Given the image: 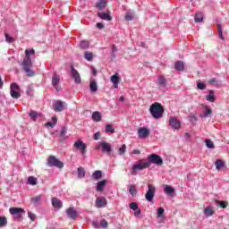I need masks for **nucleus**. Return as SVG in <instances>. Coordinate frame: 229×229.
Returning <instances> with one entry per match:
<instances>
[{
    "label": "nucleus",
    "mask_w": 229,
    "mask_h": 229,
    "mask_svg": "<svg viewBox=\"0 0 229 229\" xmlns=\"http://www.w3.org/2000/svg\"><path fill=\"white\" fill-rule=\"evenodd\" d=\"M30 55H35V49L32 48L25 51V58L21 62V65L25 74L30 78H32V76H35V71L31 70V67H33V63L31 62V57Z\"/></svg>",
    "instance_id": "obj_1"
},
{
    "label": "nucleus",
    "mask_w": 229,
    "mask_h": 229,
    "mask_svg": "<svg viewBox=\"0 0 229 229\" xmlns=\"http://www.w3.org/2000/svg\"><path fill=\"white\" fill-rule=\"evenodd\" d=\"M149 113L154 119H162L164 115V106L160 103L156 102L150 106Z\"/></svg>",
    "instance_id": "obj_2"
},
{
    "label": "nucleus",
    "mask_w": 229,
    "mask_h": 229,
    "mask_svg": "<svg viewBox=\"0 0 229 229\" xmlns=\"http://www.w3.org/2000/svg\"><path fill=\"white\" fill-rule=\"evenodd\" d=\"M149 162H144V159H140L137 164L133 165L131 170V176H137L138 171H142L150 167Z\"/></svg>",
    "instance_id": "obj_3"
},
{
    "label": "nucleus",
    "mask_w": 229,
    "mask_h": 229,
    "mask_svg": "<svg viewBox=\"0 0 229 229\" xmlns=\"http://www.w3.org/2000/svg\"><path fill=\"white\" fill-rule=\"evenodd\" d=\"M10 94L13 99H19L21 98V87L19 84L13 82L10 86Z\"/></svg>",
    "instance_id": "obj_4"
},
{
    "label": "nucleus",
    "mask_w": 229,
    "mask_h": 229,
    "mask_svg": "<svg viewBox=\"0 0 229 229\" xmlns=\"http://www.w3.org/2000/svg\"><path fill=\"white\" fill-rule=\"evenodd\" d=\"M47 165H49V167H58V169H63L64 162L58 160L55 156H50L47 159Z\"/></svg>",
    "instance_id": "obj_5"
},
{
    "label": "nucleus",
    "mask_w": 229,
    "mask_h": 229,
    "mask_svg": "<svg viewBox=\"0 0 229 229\" xmlns=\"http://www.w3.org/2000/svg\"><path fill=\"white\" fill-rule=\"evenodd\" d=\"M148 191L145 194V199L147 201L151 203L153 201V199L155 198V193L157 192V188L153 186L152 184H148Z\"/></svg>",
    "instance_id": "obj_6"
},
{
    "label": "nucleus",
    "mask_w": 229,
    "mask_h": 229,
    "mask_svg": "<svg viewBox=\"0 0 229 229\" xmlns=\"http://www.w3.org/2000/svg\"><path fill=\"white\" fill-rule=\"evenodd\" d=\"M147 162H149V164H155L156 165H162L164 164V160L162 157L157 154H151L148 157Z\"/></svg>",
    "instance_id": "obj_7"
},
{
    "label": "nucleus",
    "mask_w": 229,
    "mask_h": 229,
    "mask_svg": "<svg viewBox=\"0 0 229 229\" xmlns=\"http://www.w3.org/2000/svg\"><path fill=\"white\" fill-rule=\"evenodd\" d=\"M95 148L98 150L101 149L104 153H112V145L106 141H100Z\"/></svg>",
    "instance_id": "obj_8"
},
{
    "label": "nucleus",
    "mask_w": 229,
    "mask_h": 229,
    "mask_svg": "<svg viewBox=\"0 0 229 229\" xmlns=\"http://www.w3.org/2000/svg\"><path fill=\"white\" fill-rule=\"evenodd\" d=\"M73 148L78 149L82 157H85V153H87V144H85L82 140L75 141Z\"/></svg>",
    "instance_id": "obj_9"
},
{
    "label": "nucleus",
    "mask_w": 229,
    "mask_h": 229,
    "mask_svg": "<svg viewBox=\"0 0 229 229\" xmlns=\"http://www.w3.org/2000/svg\"><path fill=\"white\" fill-rule=\"evenodd\" d=\"M64 110H67V103L57 100L54 102V111L55 112H64Z\"/></svg>",
    "instance_id": "obj_10"
},
{
    "label": "nucleus",
    "mask_w": 229,
    "mask_h": 229,
    "mask_svg": "<svg viewBox=\"0 0 229 229\" xmlns=\"http://www.w3.org/2000/svg\"><path fill=\"white\" fill-rule=\"evenodd\" d=\"M52 86L57 91L62 90V87L60 86V75H58L55 72L53 73V76H52Z\"/></svg>",
    "instance_id": "obj_11"
},
{
    "label": "nucleus",
    "mask_w": 229,
    "mask_h": 229,
    "mask_svg": "<svg viewBox=\"0 0 229 229\" xmlns=\"http://www.w3.org/2000/svg\"><path fill=\"white\" fill-rule=\"evenodd\" d=\"M71 76L74 80V83L79 85L81 83V76H80V72L72 65L71 66Z\"/></svg>",
    "instance_id": "obj_12"
},
{
    "label": "nucleus",
    "mask_w": 229,
    "mask_h": 229,
    "mask_svg": "<svg viewBox=\"0 0 229 229\" xmlns=\"http://www.w3.org/2000/svg\"><path fill=\"white\" fill-rule=\"evenodd\" d=\"M169 124L174 130H180V128H182V122H180V120L174 116L169 119Z\"/></svg>",
    "instance_id": "obj_13"
},
{
    "label": "nucleus",
    "mask_w": 229,
    "mask_h": 229,
    "mask_svg": "<svg viewBox=\"0 0 229 229\" xmlns=\"http://www.w3.org/2000/svg\"><path fill=\"white\" fill-rule=\"evenodd\" d=\"M108 202L106 201V199L103 197H98L96 199V207L97 208H103L105 207H106V204Z\"/></svg>",
    "instance_id": "obj_14"
},
{
    "label": "nucleus",
    "mask_w": 229,
    "mask_h": 229,
    "mask_svg": "<svg viewBox=\"0 0 229 229\" xmlns=\"http://www.w3.org/2000/svg\"><path fill=\"white\" fill-rule=\"evenodd\" d=\"M138 135L140 139H146L149 135V129L146 127H141L138 131Z\"/></svg>",
    "instance_id": "obj_15"
},
{
    "label": "nucleus",
    "mask_w": 229,
    "mask_h": 229,
    "mask_svg": "<svg viewBox=\"0 0 229 229\" xmlns=\"http://www.w3.org/2000/svg\"><path fill=\"white\" fill-rule=\"evenodd\" d=\"M66 214L70 219H76L78 217V211L74 208H68L66 209Z\"/></svg>",
    "instance_id": "obj_16"
},
{
    "label": "nucleus",
    "mask_w": 229,
    "mask_h": 229,
    "mask_svg": "<svg viewBox=\"0 0 229 229\" xmlns=\"http://www.w3.org/2000/svg\"><path fill=\"white\" fill-rule=\"evenodd\" d=\"M9 212L12 214V216H21V214H24L25 211L22 208H10Z\"/></svg>",
    "instance_id": "obj_17"
},
{
    "label": "nucleus",
    "mask_w": 229,
    "mask_h": 229,
    "mask_svg": "<svg viewBox=\"0 0 229 229\" xmlns=\"http://www.w3.org/2000/svg\"><path fill=\"white\" fill-rule=\"evenodd\" d=\"M105 187H106V180H102L97 182L96 191L98 192H103L105 191Z\"/></svg>",
    "instance_id": "obj_18"
},
{
    "label": "nucleus",
    "mask_w": 229,
    "mask_h": 229,
    "mask_svg": "<svg viewBox=\"0 0 229 229\" xmlns=\"http://www.w3.org/2000/svg\"><path fill=\"white\" fill-rule=\"evenodd\" d=\"M97 15L98 17H99V19H102L103 21H112L110 11H107L106 13H98Z\"/></svg>",
    "instance_id": "obj_19"
},
{
    "label": "nucleus",
    "mask_w": 229,
    "mask_h": 229,
    "mask_svg": "<svg viewBox=\"0 0 229 229\" xmlns=\"http://www.w3.org/2000/svg\"><path fill=\"white\" fill-rule=\"evenodd\" d=\"M52 205L54 208H62L64 207V203L58 198L52 199Z\"/></svg>",
    "instance_id": "obj_20"
},
{
    "label": "nucleus",
    "mask_w": 229,
    "mask_h": 229,
    "mask_svg": "<svg viewBox=\"0 0 229 229\" xmlns=\"http://www.w3.org/2000/svg\"><path fill=\"white\" fill-rule=\"evenodd\" d=\"M215 213L216 211L212 206H208L206 208H204V214L207 217H211V216Z\"/></svg>",
    "instance_id": "obj_21"
},
{
    "label": "nucleus",
    "mask_w": 229,
    "mask_h": 229,
    "mask_svg": "<svg viewBox=\"0 0 229 229\" xmlns=\"http://www.w3.org/2000/svg\"><path fill=\"white\" fill-rule=\"evenodd\" d=\"M106 4H108L107 0H98L97 3V8L98 10H104V8H106Z\"/></svg>",
    "instance_id": "obj_22"
},
{
    "label": "nucleus",
    "mask_w": 229,
    "mask_h": 229,
    "mask_svg": "<svg viewBox=\"0 0 229 229\" xmlns=\"http://www.w3.org/2000/svg\"><path fill=\"white\" fill-rule=\"evenodd\" d=\"M92 178L93 180H101L103 178V172L101 170H96L93 174H92Z\"/></svg>",
    "instance_id": "obj_23"
},
{
    "label": "nucleus",
    "mask_w": 229,
    "mask_h": 229,
    "mask_svg": "<svg viewBox=\"0 0 229 229\" xmlns=\"http://www.w3.org/2000/svg\"><path fill=\"white\" fill-rule=\"evenodd\" d=\"M206 99L210 103H214L216 101V96H215L214 90H209L208 95L206 96Z\"/></svg>",
    "instance_id": "obj_24"
},
{
    "label": "nucleus",
    "mask_w": 229,
    "mask_h": 229,
    "mask_svg": "<svg viewBox=\"0 0 229 229\" xmlns=\"http://www.w3.org/2000/svg\"><path fill=\"white\" fill-rule=\"evenodd\" d=\"M58 123V118L56 116L52 117V122H47L46 123L47 128H55V125Z\"/></svg>",
    "instance_id": "obj_25"
},
{
    "label": "nucleus",
    "mask_w": 229,
    "mask_h": 229,
    "mask_svg": "<svg viewBox=\"0 0 229 229\" xmlns=\"http://www.w3.org/2000/svg\"><path fill=\"white\" fill-rule=\"evenodd\" d=\"M212 114V109L208 107L207 106H204V112L202 114L199 115V117H208Z\"/></svg>",
    "instance_id": "obj_26"
},
{
    "label": "nucleus",
    "mask_w": 229,
    "mask_h": 229,
    "mask_svg": "<svg viewBox=\"0 0 229 229\" xmlns=\"http://www.w3.org/2000/svg\"><path fill=\"white\" fill-rule=\"evenodd\" d=\"M92 119L95 121V123H99L101 121V114L98 111L93 112Z\"/></svg>",
    "instance_id": "obj_27"
},
{
    "label": "nucleus",
    "mask_w": 229,
    "mask_h": 229,
    "mask_svg": "<svg viewBox=\"0 0 229 229\" xmlns=\"http://www.w3.org/2000/svg\"><path fill=\"white\" fill-rule=\"evenodd\" d=\"M174 69L176 71H183V69H185V64H183V62L182 61H177L175 63Z\"/></svg>",
    "instance_id": "obj_28"
},
{
    "label": "nucleus",
    "mask_w": 229,
    "mask_h": 229,
    "mask_svg": "<svg viewBox=\"0 0 229 229\" xmlns=\"http://www.w3.org/2000/svg\"><path fill=\"white\" fill-rule=\"evenodd\" d=\"M89 90H91V92H98V82H96V81H90Z\"/></svg>",
    "instance_id": "obj_29"
},
{
    "label": "nucleus",
    "mask_w": 229,
    "mask_h": 229,
    "mask_svg": "<svg viewBox=\"0 0 229 229\" xmlns=\"http://www.w3.org/2000/svg\"><path fill=\"white\" fill-rule=\"evenodd\" d=\"M125 21H133L135 13L133 12H127L124 16Z\"/></svg>",
    "instance_id": "obj_30"
},
{
    "label": "nucleus",
    "mask_w": 229,
    "mask_h": 229,
    "mask_svg": "<svg viewBox=\"0 0 229 229\" xmlns=\"http://www.w3.org/2000/svg\"><path fill=\"white\" fill-rule=\"evenodd\" d=\"M215 165L217 171H220V169H223V166L225 165V162L221 159H217L215 163Z\"/></svg>",
    "instance_id": "obj_31"
},
{
    "label": "nucleus",
    "mask_w": 229,
    "mask_h": 229,
    "mask_svg": "<svg viewBox=\"0 0 229 229\" xmlns=\"http://www.w3.org/2000/svg\"><path fill=\"white\" fill-rule=\"evenodd\" d=\"M129 192L131 196H137V186H135V184H131L129 188Z\"/></svg>",
    "instance_id": "obj_32"
},
{
    "label": "nucleus",
    "mask_w": 229,
    "mask_h": 229,
    "mask_svg": "<svg viewBox=\"0 0 229 229\" xmlns=\"http://www.w3.org/2000/svg\"><path fill=\"white\" fill-rule=\"evenodd\" d=\"M38 115H40V114L33 110L30 111L29 114V116L30 117V119H32V121H37Z\"/></svg>",
    "instance_id": "obj_33"
},
{
    "label": "nucleus",
    "mask_w": 229,
    "mask_h": 229,
    "mask_svg": "<svg viewBox=\"0 0 229 229\" xmlns=\"http://www.w3.org/2000/svg\"><path fill=\"white\" fill-rule=\"evenodd\" d=\"M208 83L209 85H213L214 87H219V85H221V82L216 78H212L211 80H209Z\"/></svg>",
    "instance_id": "obj_34"
},
{
    "label": "nucleus",
    "mask_w": 229,
    "mask_h": 229,
    "mask_svg": "<svg viewBox=\"0 0 229 229\" xmlns=\"http://www.w3.org/2000/svg\"><path fill=\"white\" fill-rule=\"evenodd\" d=\"M90 43L87 40L81 41L80 47L81 49H89Z\"/></svg>",
    "instance_id": "obj_35"
},
{
    "label": "nucleus",
    "mask_w": 229,
    "mask_h": 229,
    "mask_svg": "<svg viewBox=\"0 0 229 229\" xmlns=\"http://www.w3.org/2000/svg\"><path fill=\"white\" fill-rule=\"evenodd\" d=\"M66 133H67V127H62L60 131L61 139H64L65 140V139H67Z\"/></svg>",
    "instance_id": "obj_36"
},
{
    "label": "nucleus",
    "mask_w": 229,
    "mask_h": 229,
    "mask_svg": "<svg viewBox=\"0 0 229 229\" xmlns=\"http://www.w3.org/2000/svg\"><path fill=\"white\" fill-rule=\"evenodd\" d=\"M164 191L166 194H174V188L173 186L165 185Z\"/></svg>",
    "instance_id": "obj_37"
},
{
    "label": "nucleus",
    "mask_w": 229,
    "mask_h": 229,
    "mask_svg": "<svg viewBox=\"0 0 229 229\" xmlns=\"http://www.w3.org/2000/svg\"><path fill=\"white\" fill-rule=\"evenodd\" d=\"M215 203L216 205L221 207L222 208H226V207H228V202L226 201L215 200Z\"/></svg>",
    "instance_id": "obj_38"
},
{
    "label": "nucleus",
    "mask_w": 229,
    "mask_h": 229,
    "mask_svg": "<svg viewBox=\"0 0 229 229\" xmlns=\"http://www.w3.org/2000/svg\"><path fill=\"white\" fill-rule=\"evenodd\" d=\"M84 58L88 60V62H92L94 55H92V53L86 51L84 54Z\"/></svg>",
    "instance_id": "obj_39"
},
{
    "label": "nucleus",
    "mask_w": 229,
    "mask_h": 229,
    "mask_svg": "<svg viewBox=\"0 0 229 229\" xmlns=\"http://www.w3.org/2000/svg\"><path fill=\"white\" fill-rule=\"evenodd\" d=\"M78 178H85V169L81 166L78 168Z\"/></svg>",
    "instance_id": "obj_40"
},
{
    "label": "nucleus",
    "mask_w": 229,
    "mask_h": 229,
    "mask_svg": "<svg viewBox=\"0 0 229 229\" xmlns=\"http://www.w3.org/2000/svg\"><path fill=\"white\" fill-rule=\"evenodd\" d=\"M126 153V145L123 144L122 145L121 148H118V155H120V157H123V155H124Z\"/></svg>",
    "instance_id": "obj_41"
},
{
    "label": "nucleus",
    "mask_w": 229,
    "mask_h": 229,
    "mask_svg": "<svg viewBox=\"0 0 229 229\" xmlns=\"http://www.w3.org/2000/svg\"><path fill=\"white\" fill-rule=\"evenodd\" d=\"M195 21L197 22H202L203 21V13H197L195 14Z\"/></svg>",
    "instance_id": "obj_42"
},
{
    "label": "nucleus",
    "mask_w": 229,
    "mask_h": 229,
    "mask_svg": "<svg viewBox=\"0 0 229 229\" xmlns=\"http://www.w3.org/2000/svg\"><path fill=\"white\" fill-rule=\"evenodd\" d=\"M28 183H29V185H37V178H35L33 176H29Z\"/></svg>",
    "instance_id": "obj_43"
},
{
    "label": "nucleus",
    "mask_w": 229,
    "mask_h": 229,
    "mask_svg": "<svg viewBox=\"0 0 229 229\" xmlns=\"http://www.w3.org/2000/svg\"><path fill=\"white\" fill-rule=\"evenodd\" d=\"M158 83H159L160 87H165V85H167V82L165 81V78H164V76H160L158 78Z\"/></svg>",
    "instance_id": "obj_44"
},
{
    "label": "nucleus",
    "mask_w": 229,
    "mask_h": 229,
    "mask_svg": "<svg viewBox=\"0 0 229 229\" xmlns=\"http://www.w3.org/2000/svg\"><path fill=\"white\" fill-rule=\"evenodd\" d=\"M205 143L207 148H208L209 149H214V142L210 140V139L205 140Z\"/></svg>",
    "instance_id": "obj_45"
},
{
    "label": "nucleus",
    "mask_w": 229,
    "mask_h": 229,
    "mask_svg": "<svg viewBox=\"0 0 229 229\" xmlns=\"http://www.w3.org/2000/svg\"><path fill=\"white\" fill-rule=\"evenodd\" d=\"M5 42H8V44H13V42H15V39L10 36V34L5 33Z\"/></svg>",
    "instance_id": "obj_46"
},
{
    "label": "nucleus",
    "mask_w": 229,
    "mask_h": 229,
    "mask_svg": "<svg viewBox=\"0 0 229 229\" xmlns=\"http://www.w3.org/2000/svg\"><path fill=\"white\" fill-rule=\"evenodd\" d=\"M217 31H218V37L221 38V40H225V37L223 36V29H221V25H216Z\"/></svg>",
    "instance_id": "obj_47"
},
{
    "label": "nucleus",
    "mask_w": 229,
    "mask_h": 229,
    "mask_svg": "<svg viewBox=\"0 0 229 229\" xmlns=\"http://www.w3.org/2000/svg\"><path fill=\"white\" fill-rule=\"evenodd\" d=\"M197 89H199V90H205V89H207V84H205V82H197Z\"/></svg>",
    "instance_id": "obj_48"
},
{
    "label": "nucleus",
    "mask_w": 229,
    "mask_h": 229,
    "mask_svg": "<svg viewBox=\"0 0 229 229\" xmlns=\"http://www.w3.org/2000/svg\"><path fill=\"white\" fill-rule=\"evenodd\" d=\"M115 131V130L114 129V126H112V124H107L106 126V133H114Z\"/></svg>",
    "instance_id": "obj_49"
},
{
    "label": "nucleus",
    "mask_w": 229,
    "mask_h": 229,
    "mask_svg": "<svg viewBox=\"0 0 229 229\" xmlns=\"http://www.w3.org/2000/svg\"><path fill=\"white\" fill-rule=\"evenodd\" d=\"M111 81L113 83H119V81H121V77L117 76V74H114L111 76Z\"/></svg>",
    "instance_id": "obj_50"
},
{
    "label": "nucleus",
    "mask_w": 229,
    "mask_h": 229,
    "mask_svg": "<svg viewBox=\"0 0 229 229\" xmlns=\"http://www.w3.org/2000/svg\"><path fill=\"white\" fill-rule=\"evenodd\" d=\"M6 217L5 216H0V228H3V226H6L7 225Z\"/></svg>",
    "instance_id": "obj_51"
},
{
    "label": "nucleus",
    "mask_w": 229,
    "mask_h": 229,
    "mask_svg": "<svg viewBox=\"0 0 229 229\" xmlns=\"http://www.w3.org/2000/svg\"><path fill=\"white\" fill-rule=\"evenodd\" d=\"M130 208L131 210H137L139 208V204H137V202H131L130 204Z\"/></svg>",
    "instance_id": "obj_52"
},
{
    "label": "nucleus",
    "mask_w": 229,
    "mask_h": 229,
    "mask_svg": "<svg viewBox=\"0 0 229 229\" xmlns=\"http://www.w3.org/2000/svg\"><path fill=\"white\" fill-rule=\"evenodd\" d=\"M164 212H165L164 208H157V217H163Z\"/></svg>",
    "instance_id": "obj_53"
},
{
    "label": "nucleus",
    "mask_w": 229,
    "mask_h": 229,
    "mask_svg": "<svg viewBox=\"0 0 229 229\" xmlns=\"http://www.w3.org/2000/svg\"><path fill=\"white\" fill-rule=\"evenodd\" d=\"M28 216L30 217V221H35V219H37V215L30 211L28 212Z\"/></svg>",
    "instance_id": "obj_54"
},
{
    "label": "nucleus",
    "mask_w": 229,
    "mask_h": 229,
    "mask_svg": "<svg viewBox=\"0 0 229 229\" xmlns=\"http://www.w3.org/2000/svg\"><path fill=\"white\" fill-rule=\"evenodd\" d=\"M100 225L103 228H106V226H108V222L106 219H102L101 222H100Z\"/></svg>",
    "instance_id": "obj_55"
},
{
    "label": "nucleus",
    "mask_w": 229,
    "mask_h": 229,
    "mask_svg": "<svg viewBox=\"0 0 229 229\" xmlns=\"http://www.w3.org/2000/svg\"><path fill=\"white\" fill-rule=\"evenodd\" d=\"M140 214H142V211H141L139 208L134 210V216H135L136 217L140 216Z\"/></svg>",
    "instance_id": "obj_56"
},
{
    "label": "nucleus",
    "mask_w": 229,
    "mask_h": 229,
    "mask_svg": "<svg viewBox=\"0 0 229 229\" xmlns=\"http://www.w3.org/2000/svg\"><path fill=\"white\" fill-rule=\"evenodd\" d=\"M41 197L40 196H37L32 198V203H38V201H40Z\"/></svg>",
    "instance_id": "obj_57"
},
{
    "label": "nucleus",
    "mask_w": 229,
    "mask_h": 229,
    "mask_svg": "<svg viewBox=\"0 0 229 229\" xmlns=\"http://www.w3.org/2000/svg\"><path fill=\"white\" fill-rule=\"evenodd\" d=\"M97 28L98 30H103V28H105V25L103 23H101V22H98L97 23Z\"/></svg>",
    "instance_id": "obj_58"
},
{
    "label": "nucleus",
    "mask_w": 229,
    "mask_h": 229,
    "mask_svg": "<svg viewBox=\"0 0 229 229\" xmlns=\"http://www.w3.org/2000/svg\"><path fill=\"white\" fill-rule=\"evenodd\" d=\"M92 225H93L94 228H99V222L93 221Z\"/></svg>",
    "instance_id": "obj_59"
},
{
    "label": "nucleus",
    "mask_w": 229,
    "mask_h": 229,
    "mask_svg": "<svg viewBox=\"0 0 229 229\" xmlns=\"http://www.w3.org/2000/svg\"><path fill=\"white\" fill-rule=\"evenodd\" d=\"M99 132L95 133L93 136L94 140H99Z\"/></svg>",
    "instance_id": "obj_60"
},
{
    "label": "nucleus",
    "mask_w": 229,
    "mask_h": 229,
    "mask_svg": "<svg viewBox=\"0 0 229 229\" xmlns=\"http://www.w3.org/2000/svg\"><path fill=\"white\" fill-rule=\"evenodd\" d=\"M131 155H140V150L134 149V150L131 151Z\"/></svg>",
    "instance_id": "obj_61"
},
{
    "label": "nucleus",
    "mask_w": 229,
    "mask_h": 229,
    "mask_svg": "<svg viewBox=\"0 0 229 229\" xmlns=\"http://www.w3.org/2000/svg\"><path fill=\"white\" fill-rule=\"evenodd\" d=\"M189 117H190V119L196 120V114H190Z\"/></svg>",
    "instance_id": "obj_62"
},
{
    "label": "nucleus",
    "mask_w": 229,
    "mask_h": 229,
    "mask_svg": "<svg viewBox=\"0 0 229 229\" xmlns=\"http://www.w3.org/2000/svg\"><path fill=\"white\" fill-rule=\"evenodd\" d=\"M113 53H117V47L115 45L113 46Z\"/></svg>",
    "instance_id": "obj_63"
},
{
    "label": "nucleus",
    "mask_w": 229,
    "mask_h": 229,
    "mask_svg": "<svg viewBox=\"0 0 229 229\" xmlns=\"http://www.w3.org/2000/svg\"><path fill=\"white\" fill-rule=\"evenodd\" d=\"M139 46H140L141 47H146V43L144 42H140Z\"/></svg>",
    "instance_id": "obj_64"
}]
</instances>
